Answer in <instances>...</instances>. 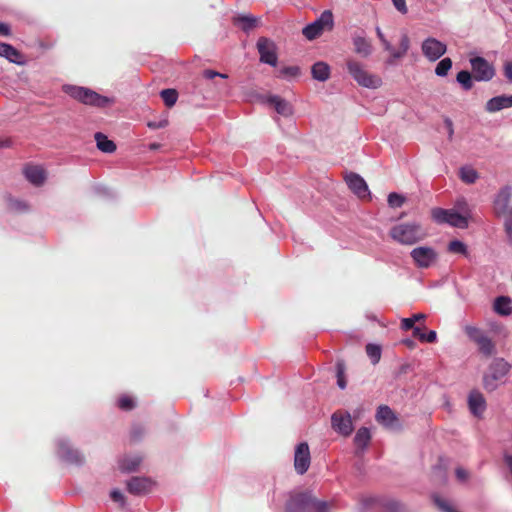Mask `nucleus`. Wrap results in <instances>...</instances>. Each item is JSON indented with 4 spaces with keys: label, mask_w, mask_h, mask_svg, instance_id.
<instances>
[{
    "label": "nucleus",
    "mask_w": 512,
    "mask_h": 512,
    "mask_svg": "<svg viewBox=\"0 0 512 512\" xmlns=\"http://www.w3.org/2000/svg\"><path fill=\"white\" fill-rule=\"evenodd\" d=\"M510 369L511 365L504 358H495L483 374V388L487 392L495 391L501 384L505 383V378L510 372Z\"/></svg>",
    "instance_id": "nucleus-1"
},
{
    "label": "nucleus",
    "mask_w": 512,
    "mask_h": 512,
    "mask_svg": "<svg viewBox=\"0 0 512 512\" xmlns=\"http://www.w3.org/2000/svg\"><path fill=\"white\" fill-rule=\"evenodd\" d=\"M375 31H376L377 37H378V39L380 40V42H383V41H385V40H386V37H385V35L383 34V32H382V30H381V28H380L379 26H377V27L375 28Z\"/></svg>",
    "instance_id": "nucleus-63"
},
{
    "label": "nucleus",
    "mask_w": 512,
    "mask_h": 512,
    "mask_svg": "<svg viewBox=\"0 0 512 512\" xmlns=\"http://www.w3.org/2000/svg\"><path fill=\"white\" fill-rule=\"evenodd\" d=\"M476 344L479 351L485 356H491L495 352V345L487 335H484Z\"/></svg>",
    "instance_id": "nucleus-33"
},
{
    "label": "nucleus",
    "mask_w": 512,
    "mask_h": 512,
    "mask_svg": "<svg viewBox=\"0 0 512 512\" xmlns=\"http://www.w3.org/2000/svg\"><path fill=\"white\" fill-rule=\"evenodd\" d=\"M0 57L8 60L10 63L24 66L27 63L26 57L19 50L9 43L0 42Z\"/></svg>",
    "instance_id": "nucleus-18"
},
{
    "label": "nucleus",
    "mask_w": 512,
    "mask_h": 512,
    "mask_svg": "<svg viewBox=\"0 0 512 512\" xmlns=\"http://www.w3.org/2000/svg\"><path fill=\"white\" fill-rule=\"evenodd\" d=\"M258 18L253 15H238L233 18V24L239 26L240 29L249 33L252 29L257 26Z\"/></svg>",
    "instance_id": "nucleus-26"
},
{
    "label": "nucleus",
    "mask_w": 512,
    "mask_h": 512,
    "mask_svg": "<svg viewBox=\"0 0 512 512\" xmlns=\"http://www.w3.org/2000/svg\"><path fill=\"white\" fill-rule=\"evenodd\" d=\"M410 47V39L406 33H403L400 38V48L394 53V59H401L404 57Z\"/></svg>",
    "instance_id": "nucleus-39"
},
{
    "label": "nucleus",
    "mask_w": 512,
    "mask_h": 512,
    "mask_svg": "<svg viewBox=\"0 0 512 512\" xmlns=\"http://www.w3.org/2000/svg\"><path fill=\"white\" fill-rule=\"evenodd\" d=\"M467 404L470 413L478 418L481 419L483 417V414L487 408V402L483 394L477 390L473 389L469 392L467 397Z\"/></svg>",
    "instance_id": "nucleus-16"
},
{
    "label": "nucleus",
    "mask_w": 512,
    "mask_h": 512,
    "mask_svg": "<svg viewBox=\"0 0 512 512\" xmlns=\"http://www.w3.org/2000/svg\"><path fill=\"white\" fill-rule=\"evenodd\" d=\"M381 347L377 344L369 343L366 345V353L373 365L377 364L381 358Z\"/></svg>",
    "instance_id": "nucleus-37"
},
{
    "label": "nucleus",
    "mask_w": 512,
    "mask_h": 512,
    "mask_svg": "<svg viewBox=\"0 0 512 512\" xmlns=\"http://www.w3.org/2000/svg\"><path fill=\"white\" fill-rule=\"evenodd\" d=\"M381 43L384 47V50L390 53V57L387 60V64L394 65L397 60L394 59V53L397 52V49H395L387 39Z\"/></svg>",
    "instance_id": "nucleus-51"
},
{
    "label": "nucleus",
    "mask_w": 512,
    "mask_h": 512,
    "mask_svg": "<svg viewBox=\"0 0 512 512\" xmlns=\"http://www.w3.org/2000/svg\"><path fill=\"white\" fill-rule=\"evenodd\" d=\"M434 503L443 512H458L446 500L439 496H434Z\"/></svg>",
    "instance_id": "nucleus-48"
},
{
    "label": "nucleus",
    "mask_w": 512,
    "mask_h": 512,
    "mask_svg": "<svg viewBox=\"0 0 512 512\" xmlns=\"http://www.w3.org/2000/svg\"><path fill=\"white\" fill-rule=\"evenodd\" d=\"M494 310L501 316H509L512 313V300L508 296H498L494 301Z\"/></svg>",
    "instance_id": "nucleus-28"
},
{
    "label": "nucleus",
    "mask_w": 512,
    "mask_h": 512,
    "mask_svg": "<svg viewBox=\"0 0 512 512\" xmlns=\"http://www.w3.org/2000/svg\"><path fill=\"white\" fill-rule=\"evenodd\" d=\"M325 29L316 22V20L312 23L306 25L302 33L308 40H313L317 38Z\"/></svg>",
    "instance_id": "nucleus-31"
},
{
    "label": "nucleus",
    "mask_w": 512,
    "mask_h": 512,
    "mask_svg": "<svg viewBox=\"0 0 512 512\" xmlns=\"http://www.w3.org/2000/svg\"><path fill=\"white\" fill-rule=\"evenodd\" d=\"M394 7L401 13L406 14L408 9L405 0H392Z\"/></svg>",
    "instance_id": "nucleus-55"
},
{
    "label": "nucleus",
    "mask_w": 512,
    "mask_h": 512,
    "mask_svg": "<svg viewBox=\"0 0 512 512\" xmlns=\"http://www.w3.org/2000/svg\"><path fill=\"white\" fill-rule=\"evenodd\" d=\"M390 237L399 244L413 245L421 241L426 233L417 222L400 223L389 231Z\"/></svg>",
    "instance_id": "nucleus-2"
},
{
    "label": "nucleus",
    "mask_w": 512,
    "mask_h": 512,
    "mask_svg": "<svg viewBox=\"0 0 512 512\" xmlns=\"http://www.w3.org/2000/svg\"><path fill=\"white\" fill-rule=\"evenodd\" d=\"M512 186H503L494 196L493 210L497 217H509L512 215Z\"/></svg>",
    "instance_id": "nucleus-7"
},
{
    "label": "nucleus",
    "mask_w": 512,
    "mask_h": 512,
    "mask_svg": "<svg viewBox=\"0 0 512 512\" xmlns=\"http://www.w3.org/2000/svg\"><path fill=\"white\" fill-rule=\"evenodd\" d=\"M437 339L436 331L430 330L428 333H424V339L422 341L428 343H434Z\"/></svg>",
    "instance_id": "nucleus-57"
},
{
    "label": "nucleus",
    "mask_w": 512,
    "mask_h": 512,
    "mask_svg": "<svg viewBox=\"0 0 512 512\" xmlns=\"http://www.w3.org/2000/svg\"><path fill=\"white\" fill-rule=\"evenodd\" d=\"M414 322L412 320V318H403L402 321H401V328L403 330H411L412 328H414Z\"/></svg>",
    "instance_id": "nucleus-58"
},
{
    "label": "nucleus",
    "mask_w": 512,
    "mask_h": 512,
    "mask_svg": "<svg viewBox=\"0 0 512 512\" xmlns=\"http://www.w3.org/2000/svg\"><path fill=\"white\" fill-rule=\"evenodd\" d=\"M432 219L438 224H449L460 229L468 227V218L454 209L434 208Z\"/></svg>",
    "instance_id": "nucleus-6"
},
{
    "label": "nucleus",
    "mask_w": 512,
    "mask_h": 512,
    "mask_svg": "<svg viewBox=\"0 0 512 512\" xmlns=\"http://www.w3.org/2000/svg\"><path fill=\"white\" fill-rule=\"evenodd\" d=\"M300 69L297 66H286L279 70V74L282 77H294L299 75Z\"/></svg>",
    "instance_id": "nucleus-50"
},
{
    "label": "nucleus",
    "mask_w": 512,
    "mask_h": 512,
    "mask_svg": "<svg viewBox=\"0 0 512 512\" xmlns=\"http://www.w3.org/2000/svg\"><path fill=\"white\" fill-rule=\"evenodd\" d=\"M63 91L71 98L85 105L103 108L112 103L110 98L100 95L96 91L87 87L64 85Z\"/></svg>",
    "instance_id": "nucleus-3"
},
{
    "label": "nucleus",
    "mask_w": 512,
    "mask_h": 512,
    "mask_svg": "<svg viewBox=\"0 0 512 512\" xmlns=\"http://www.w3.org/2000/svg\"><path fill=\"white\" fill-rule=\"evenodd\" d=\"M328 503L326 501H319L312 496L310 512H327Z\"/></svg>",
    "instance_id": "nucleus-45"
},
{
    "label": "nucleus",
    "mask_w": 512,
    "mask_h": 512,
    "mask_svg": "<svg viewBox=\"0 0 512 512\" xmlns=\"http://www.w3.org/2000/svg\"><path fill=\"white\" fill-rule=\"evenodd\" d=\"M312 493L302 492L292 496L286 503V512H310Z\"/></svg>",
    "instance_id": "nucleus-15"
},
{
    "label": "nucleus",
    "mask_w": 512,
    "mask_h": 512,
    "mask_svg": "<svg viewBox=\"0 0 512 512\" xmlns=\"http://www.w3.org/2000/svg\"><path fill=\"white\" fill-rule=\"evenodd\" d=\"M160 96L167 107H172L177 102L178 92L172 88L163 89L160 92Z\"/></svg>",
    "instance_id": "nucleus-34"
},
{
    "label": "nucleus",
    "mask_w": 512,
    "mask_h": 512,
    "mask_svg": "<svg viewBox=\"0 0 512 512\" xmlns=\"http://www.w3.org/2000/svg\"><path fill=\"white\" fill-rule=\"evenodd\" d=\"M97 148L104 153H113L116 150V144L102 132H96L94 135Z\"/></svg>",
    "instance_id": "nucleus-29"
},
{
    "label": "nucleus",
    "mask_w": 512,
    "mask_h": 512,
    "mask_svg": "<svg viewBox=\"0 0 512 512\" xmlns=\"http://www.w3.org/2000/svg\"><path fill=\"white\" fill-rule=\"evenodd\" d=\"M24 175L35 186L42 185L46 178L43 168L33 165H28L24 168Z\"/></svg>",
    "instance_id": "nucleus-24"
},
{
    "label": "nucleus",
    "mask_w": 512,
    "mask_h": 512,
    "mask_svg": "<svg viewBox=\"0 0 512 512\" xmlns=\"http://www.w3.org/2000/svg\"><path fill=\"white\" fill-rule=\"evenodd\" d=\"M503 71L508 81L512 82V60L505 61L503 65Z\"/></svg>",
    "instance_id": "nucleus-54"
},
{
    "label": "nucleus",
    "mask_w": 512,
    "mask_h": 512,
    "mask_svg": "<svg viewBox=\"0 0 512 512\" xmlns=\"http://www.w3.org/2000/svg\"><path fill=\"white\" fill-rule=\"evenodd\" d=\"M376 421L385 427H393L397 421V416L393 410L387 405H381L378 407L375 415Z\"/></svg>",
    "instance_id": "nucleus-22"
},
{
    "label": "nucleus",
    "mask_w": 512,
    "mask_h": 512,
    "mask_svg": "<svg viewBox=\"0 0 512 512\" xmlns=\"http://www.w3.org/2000/svg\"><path fill=\"white\" fill-rule=\"evenodd\" d=\"M413 331V335L417 338H419L421 341L424 339V333L422 332L421 328L419 326H414V328L411 329Z\"/></svg>",
    "instance_id": "nucleus-62"
},
{
    "label": "nucleus",
    "mask_w": 512,
    "mask_h": 512,
    "mask_svg": "<svg viewBox=\"0 0 512 512\" xmlns=\"http://www.w3.org/2000/svg\"><path fill=\"white\" fill-rule=\"evenodd\" d=\"M371 440V433L367 427H361L354 436V444L356 445L355 454L361 456L368 447Z\"/></svg>",
    "instance_id": "nucleus-21"
},
{
    "label": "nucleus",
    "mask_w": 512,
    "mask_h": 512,
    "mask_svg": "<svg viewBox=\"0 0 512 512\" xmlns=\"http://www.w3.org/2000/svg\"><path fill=\"white\" fill-rule=\"evenodd\" d=\"M348 188L360 199L371 198L368 185L359 174L350 172L345 176Z\"/></svg>",
    "instance_id": "nucleus-13"
},
{
    "label": "nucleus",
    "mask_w": 512,
    "mask_h": 512,
    "mask_svg": "<svg viewBox=\"0 0 512 512\" xmlns=\"http://www.w3.org/2000/svg\"><path fill=\"white\" fill-rule=\"evenodd\" d=\"M266 103L275 109L282 116H290L292 114V106L290 103L278 95L269 96Z\"/></svg>",
    "instance_id": "nucleus-23"
},
{
    "label": "nucleus",
    "mask_w": 512,
    "mask_h": 512,
    "mask_svg": "<svg viewBox=\"0 0 512 512\" xmlns=\"http://www.w3.org/2000/svg\"><path fill=\"white\" fill-rule=\"evenodd\" d=\"M9 208L17 212H25L28 210V205L25 201L20 199H10Z\"/></svg>",
    "instance_id": "nucleus-46"
},
{
    "label": "nucleus",
    "mask_w": 512,
    "mask_h": 512,
    "mask_svg": "<svg viewBox=\"0 0 512 512\" xmlns=\"http://www.w3.org/2000/svg\"><path fill=\"white\" fill-rule=\"evenodd\" d=\"M352 43L354 46V51L360 55L361 57H369L372 53V46L370 42L366 39L365 32L361 33H353L352 34Z\"/></svg>",
    "instance_id": "nucleus-19"
},
{
    "label": "nucleus",
    "mask_w": 512,
    "mask_h": 512,
    "mask_svg": "<svg viewBox=\"0 0 512 512\" xmlns=\"http://www.w3.org/2000/svg\"><path fill=\"white\" fill-rule=\"evenodd\" d=\"M330 66L324 61H317L311 67L312 78L319 82H325L330 78Z\"/></svg>",
    "instance_id": "nucleus-25"
},
{
    "label": "nucleus",
    "mask_w": 512,
    "mask_h": 512,
    "mask_svg": "<svg viewBox=\"0 0 512 512\" xmlns=\"http://www.w3.org/2000/svg\"><path fill=\"white\" fill-rule=\"evenodd\" d=\"M346 68L353 80L361 87L377 89L381 86L382 80L375 74L368 72L365 66L356 60H348Z\"/></svg>",
    "instance_id": "nucleus-4"
},
{
    "label": "nucleus",
    "mask_w": 512,
    "mask_h": 512,
    "mask_svg": "<svg viewBox=\"0 0 512 512\" xmlns=\"http://www.w3.org/2000/svg\"><path fill=\"white\" fill-rule=\"evenodd\" d=\"M13 140L7 136H0V149L9 148L13 145Z\"/></svg>",
    "instance_id": "nucleus-59"
},
{
    "label": "nucleus",
    "mask_w": 512,
    "mask_h": 512,
    "mask_svg": "<svg viewBox=\"0 0 512 512\" xmlns=\"http://www.w3.org/2000/svg\"><path fill=\"white\" fill-rule=\"evenodd\" d=\"M310 450L306 442L299 443L295 448L294 467L299 475L307 472L310 466Z\"/></svg>",
    "instance_id": "nucleus-14"
},
{
    "label": "nucleus",
    "mask_w": 512,
    "mask_h": 512,
    "mask_svg": "<svg viewBox=\"0 0 512 512\" xmlns=\"http://www.w3.org/2000/svg\"><path fill=\"white\" fill-rule=\"evenodd\" d=\"M110 497L122 509L130 510L124 494L119 489H113L110 492Z\"/></svg>",
    "instance_id": "nucleus-42"
},
{
    "label": "nucleus",
    "mask_w": 512,
    "mask_h": 512,
    "mask_svg": "<svg viewBox=\"0 0 512 512\" xmlns=\"http://www.w3.org/2000/svg\"><path fill=\"white\" fill-rule=\"evenodd\" d=\"M56 454L59 459L69 465L83 466L85 463V456L83 453L74 448L67 438L60 437L56 440Z\"/></svg>",
    "instance_id": "nucleus-5"
},
{
    "label": "nucleus",
    "mask_w": 512,
    "mask_h": 512,
    "mask_svg": "<svg viewBox=\"0 0 512 512\" xmlns=\"http://www.w3.org/2000/svg\"><path fill=\"white\" fill-rule=\"evenodd\" d=\"M145 432H146V430H145V428L142 425L135 424L131 428L130 435H131V438L134 441H139V440L142 439V437L144 436Z\"/></svg>",
    "instance_id": "nucleus-49"
},
{
    "label": "nucleus",
    "mask_w": 512,
    "mask_h": 512,
    "mask_svg": "<svg viewBox=\"0 0 512 512\" xmlns=\"http://www.w3.org/2000/svg\"><path fill=\"white\" fill-rule=\"evenodd\" d=\"M404 197L396 192H391L389 195H388V204L390 207L392 208H399L403 205L404 203Z\"/></svg>",
    "instance_id": "nucleus-44"
},
{
    "label": "nucleus",
    "mask_w": 512,
    "mask_h": 512,
    "mask_svg": "<svg viewBox=\"0 0 512 512\" xmlns=\"http://www.w3.org/2000/svg\"><path fill=\"white\" fill-rule=\"evenodd\" d=\"M154 486V482L149 477L133 476L126 481V490L135 496L148 494Z\"/></svg>",
    "instance_id": "nucleus-12"
},
{
    "label": "nucleus",
    "mask_w": 512,
    "mask_h": 512,
    "mask_svg": "<svg viewBox=\"0 0 512 512\" xmlns=\"http://www.w3.org/2000/svg\"><path fill=\"white\" fill-rule=\"evenodd\" d=\"M332 428L343 436H349L353 431V423L349 413H334L331 417Z\"/></svg>",
    "instance_id": "nucleus-17"
},
{
    "label": "nucleus",
    "mask_w": 512,
    "mask_h": 512,
    "mask_svg": "<svg viewBox=\"0 0 512 512\" xmlns=\"http://www.w3.org/2000/svg\"><path fill=\"white\" fill-rule=\"evenodd\" d=\"M344 371H345L344 364L341 363V362H338L336 364L337 385L342 390L346 388V381H345V378H344Z\"/></svg>",
    "instance_id": "nucleus-43"
},
{
    "label": "nucleus",
    "mask_w": 512,
    "mask_h": 512,
    "mask_svg": "<svg viewBox=\"0 0 512 512\" xmlns=\"http://www.w3.org/2000/svg\"><path fill=\"white\" fill-rule=\"evenodd\" d=\"M117 406L123 411H131L135 408L136 404L133 398L128 395H122L117 400Z\"/></svg>",
    "instance_id": "nucleus-41"
},
{
    "label": "nucleus",
    "mask_w": 512,
    "mask_h": 512,
    "mask_svg": "<svg viewBox=\"0 0 512 512\" xmlns=\"http://www.w3.org/2000/svg\"><path fill=\"white\" fill-rule=\"evenodd\" d=\"M473 78L478 82H488L495 76V68L484 57L476 56L469 60Z\"/></svg>",
    "instance_id": "nucleus-8"
},
{
    "label": "nucleus",
    "mask_w": 512,
    "mask_h": 512,
    "mask_svg": "<svg viewBox=\"0 0 512 512\" xmlns=\"http://www.w3.org/2000/svg\"><path fill=\"white\" fill-rule=\"evenodd\" d=\"M460 179L467 184H473L479 178L478 172L471 166H462L459 170Z\"/></svg>",
    "instance_id": "nucleus-30"
},
{
    "label": "nucleus",
    "mask_w": 512,
    "mask_h": 512,
    "mask_svg": "<svg viewBox=\"0 0 512 512\" xmlns=\"http://www.w3.org/2000/svg\"><path fill=\"white\" fill-rule=\"evenodd\" d=\"M142 458L138 455L126 456L119 461V469L123 473H132L138 470Z\"/></svg>",
    "instance_id": "nucleus-27"
},
{
    "label": "nucleus",
    "mask_w": 512,
    "mask_h": 512,
    "mask_svg": "<svg viewBox=\"0 0 512 512\" xmlns=\"http://www.w3.org/2000/svg\"><path fill=\"white\" fill-rule=\"evenodd\" d=\"M504 230L508 243L512 244V215L504 218Z\"/></svg>",
    "instance_id": "nucleus-52"
},
{
    "label": "nucleus",
    "mask_w": 512,
    "mask_h": 512,
    "mask_svg": "<svg viewBox=\"0 0 512 512\" xmlns=\"http://www.w3.org/2000/svg\"><path fill=\"white\" fill-rule=\"evenodd\" d=\"M455 473H456V477L460 481H465L468 478V472L463 468H457Z\"/></svg>",
    "instance_id": "nucleus-60"
},
{
    "label": "nucleus",
    "mask_w": 512,
    "mask_h": 512,
    "mask_svg": "<svg viewBox=\"0 0 512 512\" xmlns=\"http://www.w3.org/2000/svg\"><path fill=\"white\" fill-rule=\"evenodd\" d=\"M203 77L206 79H213L215 77H220L222 79H227L228 75L224 73H220L211 69H206L203 71Z\"/></svg>",
    "instance_id": "nucleus-53"
},
{
    "label": "nucleus",
    "mask_w": 512,
    "mask_h": 512,
    "mask_svg": "<svg viewBox=\"0 0 512 512\" xmlns=\"http://www.w3.org/2000/svg\"><path fill=\"white\" fill-rule=\"evenodd\" d=\"M387 509L390 512H398L400 509V504L396 501H390L387 503Z\"/></svg>",
    "instance_id": "nucleus-61"
},
{
    "label": "nucleus",
    "mask_w": 512,
    "mask_h": 512,
    "mask_svg": "<svg viewBox=\"0 0 512 512\" xmlns=\"http://www.w3.org/2000/svg\"><path fill=\"white\" fill-rule=\"evenodd\" d=\"M448 251L451 253L461 254L465 256L468 254L467 245L463 241L458 239L449 242Z\"/></svg>",
    "instance_id": "nucleus-38"
},
{
    "label": "nucleus",
    "mask_w": 512,
    "mask_h": 512,
    "mask_svg": "<svg viewBox=\"0 0 512 512\" xmlns=\"http://www.w3.org/2000/svg\"><path fill=\"white\" fill-rule=\"evenodd\" d=\"M426 317L427 316L423 313H417V314H414L411 318H412L413 322L415 323L416 321L425 320Z\"/></svg>",
    "instance_id": "nucleus-64"
},
{
    "label": "nucleus",
    "mask_w": 512,
    "mask_h": 512,
    "mask_svg": "<svg viewBox=\"0 0 512 512\" xmlns=\"http://www.w3.org/2000/svg\"><path fill=\"white\" fill-rule=\"evenodd\" d=\"M421 50L430 62H435L446 53L447 45L434 37H428L422 42Z\"/></svg>",
    "instance_id": "nucleus-11"
},
{
    "label": "nucleus",
    "mask_w": 512,
    "mask_h": 512,
    "mask_svg": "<svg viewBox=\"0 0 512 512\" xmlns=\"http://www.w3.org/2000/svg\"><path fill=\"white\" fill-rule=\"evenodd\" d=\"M464 331L468 338L475 343H477L484 335H486L480 328L472 325H466L464 327Z\"/></svg>",
    "instance_id": "nucleus-40"
},
{
    "label": "nucleus",
    "mask_w": 512,
    "mask_h": 512,
    "mask_svg": "<svg viewBox=\"0 0 512 512\" xmlns=\"http://www.w3.org/2000/svg\"><path fill=\"white\" fill-rule=\"evenodd\" d=\"M434 503L443 512H458L446 500L439 496H434Z\"/></svg>",
    "instance_id": "nucleus-47"
},
{
    "label": "nucleus",
    "mask_w": 512,
    "mask_h": 512,
    "mask_svg": "<svg viewBox=\"0 0 512 512\" xmlns=\"http://www.w3.org/2000/svg\"><path fill=\"white\" fill-rule=\"evenodd\" d=\"M410 256L420 269L430 268L438 258L436 250L429 246H419L412 249Z\"/></svg>",
    "instance_id": "nucleus-9"
},
{
    "label": "nucleus",
    "mask_w": 512,
    "mask_h": 512,
    "mask_svg": "<svg viewBox=\"0 0 512 512\" xmlns=\"http://www.w3.org/2000/svg\"><path fill=\"white\" fill-rule=\"evenodd\" d=\"M12 33L11 27L5 22H0V36H10Z\"/></svg>",
    "instance_id": "nucleus-56"
},
{
    "label": "nucleus",
    "mask_w": 512,
    "mask_h": 512,
    "mask_svg": "<svg viewBox=\"0 0 512 512\" xmlns=\"http://www.w3.org/2000/svg\"><path fill=\"white\" fill-rule=\"evenodd\" d=\"M456 81L464 91H469L473 87V78L469 71L461 70L457 73Z\"/></svg>",
    "instance_id": "nucleus-32"
},
{
    "label": "nucleus",
    "mask_w": 512,
    "mask_h": 512,
    "mask_svg": "<svg viewBox=\"0 0 512 512\" xmlns=\"http://www.w3.org/2000/svg\"><path fill=\"white\" fill-rule=\"evenodd\" d=\"M256 47L260 56L259 60L261 63L268 64L273 67L277 65V47L271 39L260 37L257 40Z\"/></svg>",
    "instance_id": "nucleus-10"
},
{
    "label": "nucleus",
    "mask_w": 512,
    "mask_h": 512,
    "mask_svg": "<svg viewBox=\"0 0 512 512\" xmlns=\"http://www.w3.org/2000/svg\"><path fill=\"white\" fill-rule=\"evenodd\" d=\"M316 22L319 23L325 30H331L334 25L333 14L330 10H325L321 13V15L316 19Z\"/></svg>",
    "instance_id": "nucleus-36"
},
{
    "label": "nucleus",
    "mask_w": 512,
    "mask_h": 512,
    "mask_svg": "<svg viewBox=\"0 0 512 512\" xmlns=\"http://www.w3.org/2000/svg\"><path fill=\"white\" fill-rule=\"evenodd\" d=\"M512 107V95H499L489 99L485 105L487 112L494 113Z\"/></svg>",
    "instance_id": "nucleus-20"
},
{
    "label": "nucleus",
    "mask_w": 512,
    "mask_h": 512,
    "mask_svg": "<svg viewBox=\"0 0 512 512\" xmlns=\"http://www.w3.org/2000/svg\"><path fill=\"white\" fill-rule=\"evenodd\" d=\"M452 65V60L449 57L441 59L435 67V74L439 77H446Z\"/></svg>",
    "instance_id": "nucleus-35"
}]
</instances>
